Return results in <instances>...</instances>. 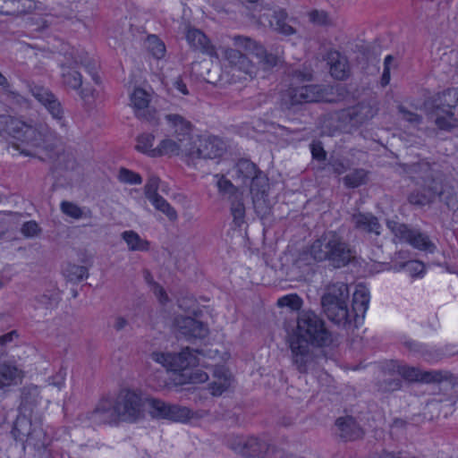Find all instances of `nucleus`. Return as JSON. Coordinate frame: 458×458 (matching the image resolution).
I'll return each mask as SVG.
<instances>
[{"instance_id":"1","label":"nucleus","mask_w":458,"mask_h":458,"mask_svg":"<svg viewBox=\"0 0 458 458\" xmlns=\"http://www.w3.org/2000/svg\"><path fill=\"white\" fill-rule=\"evenodd\" d=\"M293 364L300 373L308 372V365L312 361L310 346L324 347L333 343V335L327 327L325 320L312 310L299 312L296 327L288 336Z\"/></svg>"},{"instance_id":"2","label":"nucleus","mask_w":458,"mask_h":458,"mask_svg":"<svg viewBox=\"0 0 458 458\" xmlns=\"http://www.w3.org/2000/svg\"><path fill=\"white\" fill-rule=\"evenodd\" d=\"M356 256L355 249L343 236L335 231H327L300 254L297 263L301 266L311 261L327 262L334 268H342L355 261Z\"/></svg>"},{"instance_id":"3","label":"nucleus","mask_w":458,"mask_h":458,"mask_svg":"<svg viewBox=\"0 0 458 458\" xmlns=\"http://www.w3.org/2000/svg\"><path fill=\"white\" fill-rule=\"evenodd\" d=\"M0 136H10L29 147L44 148L54 147L61 138L44 122H27L8 114L0 115Z\"/></svg>"},{"instance_id":"4","label":"nucleus","mask_w":458,"mask_h":458,"mask_svg":"<svg viewBox=\"0 0 458 458\" xmlns=\"http://www.w3.org/2000/svg\"><path fill=\"white\" fill-rule=\"evenodd\" d=\"M292 82L280 95L282 106L290 108L296 105L323 101L327 89L318 84H302L312 81V73L307 70H294Z\"/></svg>"},{"instance_id":"5","label":"nucleus","mask_w":458,"mask_h":458,"mask_svg":"<svg viewBox=\"0 0 458 458\" xmlns=\"http://www.w3.org/2000/svg\"><path fill=\"white\" fill-rule=\"evenodd\" d=\"M236 178L243 184L250 182L252 201L257 212L263 211L267 207L268 182L265 174L257 165L248 159L239 160L234 166Z\"/></svg>"},{"instance_id":"6","label":"nucleus","mask_w":458,"mask_h":458,"mask_svg":"<svg viewBox=\"0 0 458 458\" xmlns=\"http://www.w3.org/2000/svg\"><path fill=\"white\" fill-rule=\"evenodd\" d=\"M408 173L410 174H418L425 183L423 193L412 192L409 196V201L411 204L424 206L430 203L433 199L442 194L441 185L432 177L431 166L428 162H420L410 165Z\"/></svg>"},{"instance_id":"7","label":"nucleus","mask_w":458,"mask_h":458,"mask_svg":"<svg viewBox=\"0 0 458 458\" xmlns=\"http://www.w3.org/2000/svg\"><path fill=\"white\" fill-rule=\"evenodd\" d=\"M114 402L119 420L135 422L144 415V401L138 391L123 389Z\"/></svg>"},{"instance_id":"8","label":"nucleus","mask_w":458,"mask_h":458,"mask_svg":"<svg viewBox=\"0 0 458 458\" xmlns=\"http://www.w3.org/2000/svg\"><path fill=\"white\" fill-rule=\"evenodd\" d=\"M193 351L186 347L178 353L154 352L151 353V359L157 363L161 364L168 370L180 372L196 367L199 364V359Z\"/></svg>"},{"instance_id":"9","label":"nucleus","mask_w":458,"mask_h":458,"mask_svg":"<svg viewBox=\"0 0 458 458\" xmlns=\"http://www.w3.org/2000/svg\"><path fill=\"white\" fill-rule=\"evenodd\" d=\"M31 95L46 107L53 119L56 122L62 132L67 131V122L64 117V112L59 99L52 93L50 89L41 85H30Z\"/></svg>"},{"instance_id":"10","label":"nucleus","mask_w":458,"mask_h":458,"mask_svg":"<svg viewBox=\"0 0 458 458\" xmlns=\"http://www.w3.org/2000/svg\"><path fill=\"white\" fill-rule=\"evenodd\" d=\"M80 420L91 427L117 423L119 420L114 399L109 396L101 397L94 409L81 414Z\"/></svg>"},{"instance_id":"11","label":"nucleus","mask_w":458,"mask_h":458,"mask_svg":"<svg viewBox=\"0 0 458 458\" xmlns=\"http://www.w3.org/2000/svg\"><path fill=\"white\" fill-rule=\"evenodd\" d=\"M131 106L135 116L150 124H157V112L150 106L152 96L142 88H136L130 96Z\"/></svg>"},{"instance_id":"12","label":"nucleus","mask_w":458,"mask_h":458,"mask_svg":"<svg viewBox=\"0 0 458 458\" xmlns=\"http://www.w3.org/2000/svg\"><path fill=\"white\" fill-rule=\"evenodd\" d=\"M233 40L236 47L242 48L246 52L255 55L259 59V64H257L259 66L261 65L264 71H268L278 64V56L268 53L266 48L256 40L245 36H235Z\"/></svg>"},{"instance_id":"13","label":"nucleus","mask_w":458,"mask_h":458,"mask_svg":"<svg viewBox=\"0 0 458 458\" xmlns=\"http://www.w3.org/2000/svg\"><path fill=\"white\" fill-rule=\"evenodd\" d=\"M223 55L229 66L241 73L244 80H253L258 76L259 67L253 63L246 54L242 53L239 49L232 47H225Z\"/></svg>"},{"instance_id":"14","label":"nucleus","mask_w":458,"mask_h":458,"mask_svg":"<svg viewBox=\"0 0 458 458\" xmlns=\"http://www.w3.org/2000/svg\"><path fill=\"white\" fill-rule=\"evenodd\" d=\"M391 369L410 382L435 383L440 382L446 377L442 371H422L419 368L410 367L398 361H392Z\"/></svg>"},{"instance_id":"15","label":"nucleus","mask_w":458,"mask_h":458,"mask_svg":"<svg viewBox=\"0 0 458 458\" xmlns=\"http://www.w3.org/2000/svg\"><path fill=\"white\" fill-rule=\"evenodd\" d=\"M177 335L182 336L188 340L202 339L208 334V327L199 320L191 317L176 316L173 323Z\"/></svg>"},{"instance_id":"16","label":"nucleus","mask_w":458,"mask_h":458,"mask_svg":"<svg viewBox=\"0 0 458 458\" xmlns=\"http://www.w3.org/2000/svg\"><path fill=\"white\" fill-rule=\"evenodd\" d=\"M225 142L218 137L208 136L199 140V146L195 148L192 145V155L191 157L199 158H216L221 157L225 151Z\"/></svg>"},{"instance_id":"17","label":"nucleus","mask_w":458,"mask_h":458,"mask_svg":"<svg viewBox=\"0 0 458 458\" xmlns=\"http://www.w3.org/2000/svg\"><path fill=\"white\" fill-rule=\"evenodd\" d=\"M185 38L191 47L194 50L199 51L210 57H218L215 46L200 30L188 26Z\"/></svg>"},{"instance_id":"18","label":"nucleus","mask_w":458,"mask_h":458,"mask_svg":"<svg viewBox=\"0 0 458 458\" xmlns=\"http://www.w3.org/2000/svg\"><path fill=\"white\" fill-rule=\"evenodd\" d=\"M323 310L328 319L335 324L346 326L352 321L357 322L353 318L352 310L348 309L347 301L329 302L322 304Z\"/></svg>"},{"instance_id":"19","label":"nucleus","mask_w":458,"mask_h":458,"mask_svg":"<svg viewBox=\"0 0 458 458\" xmlns=\"http://www.w3.org/2000/svg\"><path fill=\"white\" fill-rule=\"evenodd\" d=\"M261 22H268L269 27L276 32L290 36L295 33V29L288 21V14L283 9L264 13L260 16Z\"/></svg>"},{"instance_id":"20","label":"nucleus","mask_w":458,"mask_h":458,"mask_svg":"<svg viewBox=\"0 0 458 458\" xmlns=\"http://www.w3.org/2000/svg\"><path fill=\"white\" fill-rule=\"evenodd\" d=\"M184 154L186 156L192 155V144L181 141L180 139L165 138L162 140L156 147V157L163 156H178Z\"/></svg>"},{"instance_id":"21","label":"nucleus","mask_w":458,"mask_h":458,"mask_svg":"<svg viewBox=\"0 0 458 458\" xmlns=\"http://www.w3.org/2000/svg\"><path fill=\"white\" fill-rule=\"evenodd\" d=\"M62 79L64 86L75 90L81 89L80 95L83 99L94 98L95 89L89 88L87 86L81 88L82 77L81 74L75 70V67L64 65Z\"/></svg>"},{"instance_id":"22","label":"nucleus","mask_w":458,"mask_h":458,"mask_svg":"<svg viewBox=\"0 0 458 458\" xmlns=\"http://www.w3.org/2000/svg\"><path fill=\"white\" fill-rule=\"evenodd\" d=\"M165 120L175 139L192 144L191 123L178 114L165 115Z\"/></svg>"},{"instance_id":"23","label":"nucleus","mask_w":458,"mask_h":458,"mask_svg":"<svg viewBox=\"0 0 458 458\" xmlns=\"http://www.w3.org/2000/svg\"><path fill=\"white\" fill-rule=\"evenodd\" d=\"M351 222L356 230L379 235L381 225L377 216L371 213H355L351 217Z\"/></svg>"},{"instance_id":"24","label":"nucleus","mask_w":458,"mask_h":458,"mask_svg":"<svg viewBox=\"0 0 458 458\" xmlns=\"http://www.w3.org/2000/svg\"><path fill=\"white\" fill-rule=\"evenodd\" d=\"M36 8L34 0H0V14L20 16Z\"/></svg>"},{"instance_id":"25","label":"nucleus","mask_w":458,"mask_h":458,"mask_svg":"<svg viewBox=\"0 0 458 458\" xmlns=\"http://www.w3.org/2000/svg\"><path fill=\"white\" fill-rule=\"evenodd\" d=\"M24 372L14 364L0 363V390L21 383Z\"/></svg>"},{"instance_id":"26","label":"nucleus","mask_w":458,"mask_h":458,"mask_svg":"<svg viewBox=\"0 0 458 458\" xmlns=\"http://www.w3.org/2000/svg\"><path fill=\"white\" fill-rule=\"evenodd\" d=\"M213 377L214 380L209 385V389L213 395H221L233 383L231 373L222 366L214 369Z\"/></svg>"},{"instance_id":"27","label":"nucleus","mask_w":458,"mask_h":458,"mask_svg":"<svg viewBox=\"0 0 458 458\" xmlns=\"http://www.w3.org/2000/svg\"><path fill=\"white\" fill-rule=\"evenodd\" d=\"M369 290L364 285L359 284L353 293L352 308L353 318H355L356 321L359 318H364V315L369 307Z\"/></svg>"},{"instance_id":"28","label":"nucleus","mask_w":458,"mask_h":458,"mask_svg":"<svg viewBox=\"0 0 458 458\" xmlns=\"http://www.w3.org/2000/svg\"><path fill=\"white\" fill-rule=\"evenodd\" d=\"M348 285L342 282L332 283L327 285V292L321 298V304L331 302H344L349 300Z\"/></svg>"},{"instance_id":"29","label":"nucleus","mask_w":458,"mask_h":458,"mask_svg":"<svg viewBox=\"0 0 458 458\" xmlns=\"http://www.w3.org/2000/svg\"><path fill=\"white\" fill-rule=\"evenodd\" d=\"M341 437L346 440H355L363 436V430L352 417H344L336 420Z\"/></svg>"},{"instance_id":"30","label":"nucleus","mask_w":458,"mask_h":458,"mask_svg":"<svg viewBox=\"0 0 458 458\" xmlns=\"http://www.w3.org/2000/svg\"><path fill=\"white\" fill-rule=\"evenodd\" d=\"M432 116L434 123L439 130L451 131L458 128V118L454 116L452 110H445L440 106H436Z\"/></svg>"},{"instance_id":"31","label":"nucleus","mask_w":458,"mask_h":458,"mask_svg":"<svg viewBox=\"0 0 458 458\" xmlns=\"http://www.w3.org/2000/svg\"><path fill=\"white\" fill-rule=\"evenodd\" d=\"M267 448L268 445L265 441L254 437H246L243 456L260 458L267 451Z\"/></svg>"},{"instance_id":"32","label":"nucleus","mask_w":458,"mask_h":458,"mask_svg":"<svg viewBox=\"0 0 458 458\" xmlns=\"http://www.w3.org/2000/svg\"><path fill=\"white\" fill-rule=\"evenodd\" d=\"M330 73L336 80H344L349 75V66L344 57L335 52L330 55Z\"/></svg>"},{"instance_id":"33","label":"nucleus","mask_w":458,"mask_h":458,"mask_svg":"<svg viewBox=\"0 0 458 458\" xmlns=\"http://www.w3.org/2000/svg\"><path fill=\"white\" fill-rule=\"evenodd\" d=\"M121 236L131 251H147L149 249V242L132 230L124 231Z\"/></svg>"},{"instance_id":"34","label":"nucleus","mask_w":458,"mask_h":458,"mask_svg":"<svg viewBox=\"0 0 458 458\" xmlns=\"http://www.w3.org/2000/svg\"><path fill=\"white\" fill-rule=\"evenodd\" d=\"M60 209L65 216L76 220L81 218H91L93 216V213L89 208H81L77 204L67 200L61 202Z\"/></svg>"},{"instance_id":"35","label":"nucleus","mask_w":458,"mask_h":458,"mask_svg":"<svg viewBox=\"0 0 458 458\" xmlns=\"http://www.w3.org/2000/svg\"><path fill=\"white\" fill-rule=\"evenodd\" d=\"M387 227L393 233L394 241L406 243H409L415 230L409 227L405 224L398 223L395 221H388Z\"/></svg>"},{"instance_id":"36","label":"nucleus","mask_w":458,"mask_h":458,"mask_svg":"<svg viewBox=\"0 0 458 458\" xmlns=\"http://www.w3.org/2000/svg\"><path fill=\"white\" fill-rule=\"evenodd\" d=\"M155 136L152 133L144 132L139 135L136 139V146L135 148L150 157H156L154 153L156 152V148H154Z\"/></svg>"},{"instance_id":"37","label":"nucleus","mask_w":458,"mask_h":458,"mask_svg":"<svg viewBox=\"0 0 458 458\" xmlns=\"http://www.w3.org/2000/svg\"><path fill=\"white\" fill-rule=\"evenodd\" d=\"M148 52L156 59H162L166 52L164 42L156 35H149L144 42Z\"/></svg>"},{"instance_id":"38","label":"nucleus","mask_w":458,"mask_h":458,"mask_svg":"<svg viewBox=\"0 0 458 458\" xmlns=\"http://www.w3.org/2000/svg\"><path fill=\"white\" fill-rule=\"evenodd\" d=\"M64 276L70 282H81L84 278H88L89 274V270L84 266L76 264H67L63 270Z\"/></svg>"},{"instance_id":"39","label":"nucleus","mask_w":458,"mask_h":458,"mask_svg":"<svg viewBox=\"0 0 458 458\" xmlns=\"http://www.w3.org/2000/svg\"><path fill=\"white\" fill-rule=\"evenodd\" d=\"M155 208L165 214L170 221H175L178 218L176 210L159 194L148 199Z\"/></svg>"},{"instance_id":"40","label":"nucleus","mask_w":458,"mask_h":458,"mask_svg":"<svg viewBox=\"0 0 458 458\" xmlns=\"http://www.w3.org/2000/svg\"><path fill=\"white\" fill-rule=\"evenodd\" d=\"M368 180V172L363 168H357L346 174L344 178V183L347 188H357L365 184Z\"/></svg>"},{"instance_id":"41","label":"nucleus","mask_w":458,"mask_h":458,"mask_svg":"<svg viewBox=\"0 0 458 458\" xmlns=\"http://www.w3.org/2000/svg\"><path fill=\"white\" fill-rule=\"evenodd\" d=\"M437 101L438 104L436 106L452 110L458 105V89H448L438 94Z\"/></svg>"},{"instance_id":"42","label":"nucleus","mask_w":458,"mask_h":458,"mask_svg":"<svg viewBox=\"0 0 458 458\" xmlns=\"http://www.w3.org/2000/svg\"><path fill=\"white\" fill-rule=\"evenodd\" d=\"M409 244L411 245L413 248L420 250H428L432 252L436 246L434 243L428 239V237L422 233L419 230H414V233L411 236V241L409 242Z\"/></svg>"},{"instance_id":"43","label":"nucleus","mask_w":458,"mask_h":458,"mask_svg":"<svg viewBox=\"0 0 458 458\" xmlns=\"http://www.w3.org/2000/svg\"><path fill=\"white\" fill-rule=\"evenodd\" d=\"M230 202L233 223L235 225L241 226L245 222V207L242 201V195L230 200Z\"/></svg>"},{"instance_id":"44","label":"nucleus","mask_w":458,"mask_h":458,"mask_svg":"<svg viewBox=\"0 0 458 458\" xmlns=\"http://www.w3.org/2000/svg\"><path fill=\"white\" fill-rule=\"evenodd\" d=\"M59 301L58 294L55 293H44L35 298V309L52 310L57 306Z\"/></svg>"},{"instance_id":"45","label":"nucleus","mask_w":458,"mask_h":458,"mask_svg":"<svg viewBox=\"0 0 458 458\" xmlns=\"http://www.w3.org/2000/svg\"><path fill=\"white\" fill-rule=\"evenodd\" d=\"M166 420L185 422L192 417L190 409L177 404H170Z\"/></svg>"},{"instance_id":"46","label":"nucleus","mask_w":458,"mask_h":458,"mask_svg":"<svg viewBox=\"0 0 458 458\" xmlns=\"http://www.w3.org/2000/svg\"><path fill=\"white\" fill-rule=\"evenodd\" d=\"M216 185L219 192L225 196L229 200L242 195L232 182L224 175L219 178Z\"/></svg>"},{"instance_id":"47","label":"nucleus","mask_w":458,"mask_h":458,"mask_svg":"<svg viewBox=\"0 0 458 458\" xmlns=\"http://www.w3.org/2000/svg\"><path fill=\"white\" fill-rule=\"evenodd\" d=\"M21 398L25 403L37 404L41 399L38 386L35 385L24 386L21 392Z\"/></svg>"},{"instance_id":"48","label":"nucleus","mask_w":458,"mask_h":458,"mask_svg":"<svg viewBox=\"0 0 458 458\" xmlns=\"http://www.w3.org/2000/svg\"><path fill=\"white\" fill-rule=\"evenodd\" d=\"M148 404L151 409L150 412L153 417L160 419H167L169 403L158 399H149Z\"/></svg>"},{"instance_id":"49","label":"nucleus","mask_w":458,"mask_h":458,"mask_svg":"<svg viewBox=\"0 0 458 458\" xmlns=\"http://www.w3.org/2000/svg\"><path fill=\"white\" fill-rule=\"evenodd\" d=\"M279 307H289L293 310H298L301 308L302 300L297 294H287L277 300Z\"/></svg>"},{"instance_id":"50","label":"nucleus","mask_w":458,"mask_h":458,"mask_svg":"<svg viewBox=\"0 0 458 458\" xmlns=\"http://www.w3.org/2000/svg\"><path fill=\"white\" fill-rule=\"evenodd\" d=\"M118 179L120 182L129 184H140L142 182V178L139 174L123 167L119 170Z\"/></svg>"},{"instance_id":"51","label":"nucleus","mask_w":458,"mask_h":458,"mask_svg":"<svg viewBox=\"0 0 458 458\" xmlns=\"http://www.w3.org/2000/svg\"><path fill=\"white\" fill-rule=\"evenodd\" d=\"M21 232L23 236L27 238H33L38 236L41 233L42 229L36 221L30 220L22 225Z\"/></svg>"},{"instance_id":"52","label":"nucleus","mask_w":458,"mask_h":458,"mask_svg":"<svg viewBox=\"0 0 458 458\" xmlns=\"http://www.w3.org/2000/svg\"><path fill=\"white\" fill-rule=\"evenodd\" d=\"M160 180L157 176L151 174L148 176L147 183L144 187V193L147 199L157 195Z\"/></svg>"},{"instance_id":"53","label":"nucleus","mask_w":458,"mask_h":458,"mask_svg":"<svg viewBox=\"0 0 458 458\" xmlns=\"http://www.w3.org/2000/svg\"><path fill=\"white\" fill-rule=\"evenodd\" d=\"M398 110H399V113L401 114L402 115V118L407 122H409L410 123L413 124V125H418L421 122V117L413 113V112H411L409 110H407L405 107H403V106H400L398 107Z\"/></svg>"},{"instance_id":"54","label":"nucleus","mask_w":458,"mask_h":458,"mask_svg":"<svg viewBox=\"0 0 458 458\" xmlns=\"http://www.w3.org/2000/svg\"><path fill=\"white\" fill-rule=\"evenodd\" d=\"M246 437L233 436L228 440L229 446L236 453L243 455Z\"/></svg>"},{"instance_id":"55","label":"nucleus","mask_w":458,"mask_h":458,"mask_svg":"<svg viewBox=\"0 0 458 458\" xmlns=\"http://www.w3.org/2000/svg\"><path fill=\"white\" fill-rule=\"evenodd\" d=\"M66 373L63 369H60L52 377H48V385L61 389L64 386Z\"/></svg>"},{"instance_id":"56","label":"nucleus","mask_w":458,"mask_h":458,"mask_svg":"<svg viewBox=\"0 0 458 458\" xmlns=\"http://www.w3.org/2000/svg\"><path fill=\"white\" fill-rule=\"evenodd\" d=\"M402 382L399 379L384 380L380 384V388L385 392H392L400 389Z\"/></svg>"},{"instance_id":"57","label":"nucleus","mask_w":458,"mask_h":458,"mask_svg":"<svg viewBox=\"0 0 458 458\" xmlns=\"http://www.w3.org/2000/svg\"><path fill=\"white\" fill-rule=\"evenodd\" d=\"M188 377L191 383L197 384L206 382L208 378V376L206 372L200 369H197L193 372H191Z\"/></svg>"},{"instance_id":"58","label":"nucleus","mask_w":458,"mask_h":458,"mask_svg":"<svg viewBox=\"0 0 458 458\" xmlns=\"http://www.w3.org/2000/svg\"><path fill=\"white\" fill-rule=\"evenodd\" d=\"M311 154H312L313 158L319 160V161L325 160L326 157H327V153L320 144H312L311 145Z\"/></svg>"},{"instance_id":"59","label":"nucleus","mask_w":458,"mask_h":458,"mask_svg":"<svg viewBox=\"0 0 458 458\" xmlns=\"http://www.w3.org/2000/svg\"><path fill=\"white\" fill-rule=\"evenodd\" d=\"M405 267L413 274L420 275L424 270V266L421 262L413 260L406 263Z\"/></svg>"},{"instance_id":"60","label":"nucleus","mask_w":458,"mask_h":458,"mask_svg":"<svg viewBox=\"0 0 458 458\" xmlns=\"http://www.w3.org/2000/svg\"><path fill=\"white\" fill-rule=\"evenodd\" d=\"M173 86L181 94H182V95H188L189 94L187 86H186V84L184 83V81H182V79L181 77H177L174 81Z\"/></svg>"},{"instance_id":"61","label":"nucleus","mask_w":458,"mask_h":458,"mask_svg":"<svg viewBox=\"0 0 458 458\" xmlns=\"http://www.w3.org/2000/svg\"><path fill=\"white\" fill-rule=\"evenodd\" d=\"M332 168H333V171L334 173L337 174H344L347 167L345 166V165L344 164V162L340 159H335L333 160L331 163H330Z\"/></svg>"},{"instance_id":"62","label":"nucleus","mask_w":458,"mask_h":458,"mask_svg":"<svg viewBox=\"0 0 458 458\" xmlns=\"http://www.w3.org/2000/svg\"><path fill=\"white\" fill-rule=\"evenodd\" d=\"M357 112L355 114L360 113L364 114V117L362 119H369L371 118L374 115L373 110L370 106L366 105H359L356 107Z\"/></svg>"},{"instance_id":"63","label":"nucleus","mask_w":458,"mask_h":458,"mask_svg":"<svg viewBox=\"0 0 458 458\" xmlns=\"http://www.w3.org/2000/svg\"><path fill=\"white\" fill-rule=\"evenodd\" d=\"M154 293L159 299V301L165 303L168 301V296L165 291V289L159 284H156L154 286Z\"/></svg>"},{"instance_id":"64","label":"nucleus","mask_w":458,"mask_h":458,"mask_svg":"<svg viewBox=\"0 0 458 458\" xmlns=\"http://www.w3.org/2000/svg\"><path fill=\"white\" fill-rule=\"evenodd\" d=\"M18 336V334L15 330H13L4 335L0 336V346H4L8 343H11L13 341L14 338Z\"/></svg>"}]
</instances>
